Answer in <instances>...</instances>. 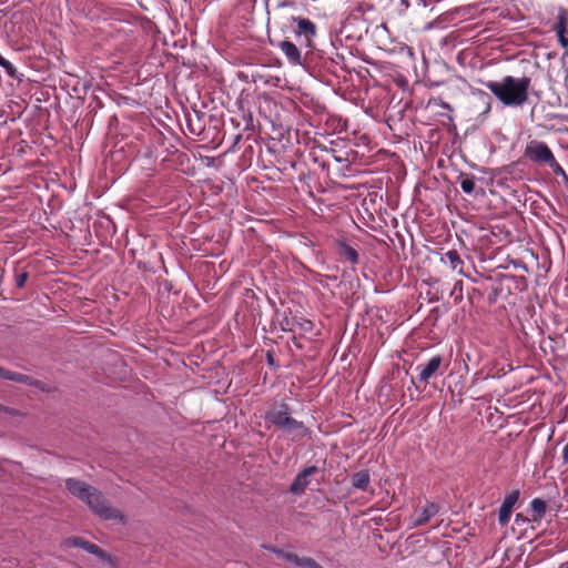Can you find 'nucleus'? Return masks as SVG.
Returning a JSON list of instances; mask_svg holds the SVG:
<instances>
[{"mask_svg":"<svg viewBox=\"0 0 568 568\" xmlns=\"http://www.w3.org/2000/svg\"><path fill=\"white\" fill-rule=\"evenodd\" d=\"M530 82L528 77L506 75L500 81H487L484 84L505 106L517 108L527 102Z\"/></svg>","mask_w":568,"mask_h":568,"instance_id":"f257e3e1","label":"nucleus"},{"mask_svg":"<svg viewBox=\"0 0 568 568\" xmlns=\"http://www.w3.org/2000/svg\"><path fill=\"white\" fill-rule=\"evenodd\" d=\"M264 418L268 424L288 436L292 442H298L310 433L303 422L291 416V408L286 403L273 405L265 412Z\"/></svg>","mask_w":568,"mask_h":568,"instance_id":"f03ea898","label":"nucleus"},{"mask_svg":"<svg viewBox=\"0 0 568 568\" xmlns=\"http://www.w3.org/2000/svg\"><path fill=\"white\" fill-rule=\"evenodd\" d=\"M524 155L535 164L548 166L557 176H567L562 166L557 162L552 151L544 141L534 139L527 142Z\"/></svg>","mask_w":568,"mask_h":568,"instance_id":"7ed1b4c3","label":"nucleus"},{"mask_svg":"<svg viewBox=\"0 0 568 568\" xmlns=\"http://www.w3.org/2000/svg\"><path fill=\"white\" fill-rule=\"evenodd\" d=\"M291 24L290 28L292 30V33L294 34L297 43L301 47L310 49V51L313 50L314 44L313 41L317 34V27L316 24L305 17H291Z\"/></svg>","mask_w":568,"mask_h":568,"instance_id":"20e7f679","label":"nucleus"},{"mask_svg":"<svg viewBox=\"0 0 568 568\" xmlns=\"http://www.w3.org/2000/svg\"><path fill=\"white\" fill-rule=\"evenodd\" d=\"M88 496L89 497L85 498L84 503L99 517L103 519H122L121 513L118 509L112 508L97 488H93L92 493Z\"/></svg>","mask_w":568,"mask_h":568,"instance_id":"39448f33","label":"nucleus"},{"mask_svg":"<svg viewBox=\"0 0 568 568\" xmlns=\"http://www.w3.org/2000/svg\"><path fill=\"white\" fill-rule=\"evenodd\" d=\"M278 48L285 55L287 62L293 67H308V52L302 57L300 48L292 41L284 40L278 43Z\"/></svg>","mask_w":568,"mask_h":568,"instance_id":"423d86ee","label":"nucleus"},{"mask_svg":"<svg viewBox=\"0 0 568 568\" xmlns=\"http://www.w3.org/2000/svg\"><path fill=\"white\" fill-rule=\"evenodd\" d=\"M317 471L318 468L315 465H311L303 468L293 479L290 486V493H292L295 496H302L311 483V476H313Z\"/></svg>","mask_w":568,"mask_h":568,"instance_id":"0eeeda50","label":"nucleus"},{"mask_svg":"<svg viewBox=\"0 0 568 568\" xmlns=\"http://www.w3.org/2000/svg\"><path fill=\"white\" fill-rule=\"evenodd\" d=\"M65 546L68 547H77L82 548L83 550L88 551L91 555L97 556L103 561L110 560V556L98 545L90 542L81 537H70L65 539Z\"/></svg>","mask_w":568,"mask_h":568,"instance_id":"6e6552de","label":"nucleus"},{"mask_svg":"<svg viewBox=\"0 0 568 568\" xmlns=\"http://www.w3.org/2000/svg\"><path fill=\"white\" fill-rule=\"evenodd\" d=\"M443 363V357L439 355L430 357L426 363L418 364L416 372L418 373V379L422 383H427L429 378L435 376L439 371Z\"/></svg>","mask_w":568,"mask_h":568,"instance_id":"1a4fd4ad","label":"nucleus"},{"mask_svg":"<svg viewBox=\"0 0 568 568\" xmlns=\"http://www.w3.org/2000/svg\"><path fill=\"white\" fill-rule=\"evenodd\" d=\"M558 43L565 50L568 49V11L566 9H559L556 22L554 24Z\"/></svg>","mask_w":568,"mask_h":568,"instance_id":"9d476101","label":"nucleus"},{"mask_svg":"<svg viewBox=\"0 0 568 568\" xmlns=\"http://www.w3.org/2000/svg\"><path fill=\"white\" fill-rule=\"evenodd\" d=\"M518 498L519 490L517 489L505 496L498 510V521L501 526H506L509 523L513 508L518 501Z\"/></svg>","mask_w":568,"mask_h":568,"instance_id":"9b49d317","label":"nucleus"},{"mask_svg":"<svg viewBox=\"0 0 568 568\" xmlns=\"http://www.w3.org/2000/svg\"><path fill=\"white\" fill-rule=\"evenodd\" d=\"M336 253L348 261L351 264L356 265L359 262V254L357 248L353 246L346 239H337L335 241Z\"/></svg>","mask_w":568,"mask_h":568,"instance_id":"f8f14e48","label":"nucleus"},{"mask_svg":"<svg viewBox=\"0 0 568 568\" xmlns=\"http://www.w3.org/2000/svg\"><path fill=\"white\" fill-rule=\"evenodd\" d=\"M65 487L73 496L83 501L87 497H89L88 495L92 493V489L94 488L88 485L85 481L77 478H68L65 480Z\"/></svg>","mask_w":568,"mask_h":568,"instance_id":"ddd939ff","label":"nucleus"},{"mask_svg":"<svg viewBox=\"0 0 568 568\" xmlns=\"http://www.w3.org/2000/svg\"><path fill=\"white\" fill-rule=\"evenodd\" d=\"M439 511V506L435 503H427L425 507L416 515L413 520L414 527H419L426 524L430 518L436 516Z\"/></svg>","mask_w":568,"mask_h":568,"instance_id":"4468645a","label":"nucleus"},{"mask_svg":"<svg viewBox=\"0 0 568 568\" xmlns=\"http://www.w3.org/2000/svg\"><path fill=\"white\" fill-rule=\"evenodd\" d=\"M440 261L445 264H448L452 271H456L458 274L466 276L463 271L464 262L456 250L447 251L440 257Z\"/></svg>","mask_w":568,"mask_h":568,"instance_id":"2eb2a0df","label":"nucleus"},{"mask_svg":"<svg viewBox=\"0 0 568 568\" xmlns=\"http://www.w3.org/2000/svg\"><path fill=\"white\" fill-rule=\"evenodd\" d=\"M371 483V476L367 470H361L352 476V487L354 489L366 490Z\"/></svg>","mask_w":568,"mask_h":568,"instance_id":"dca6fc26","label":"nucleus"},{"mask_svg":"<svg viewBox=\"0 0 568 568\" xmlns=\"http://www.w3.org/2000/svg\"><path fill=\"white\" fill-rule=\"evenodd\" d=\"M530 508L537 515V518L541 519L545 516V514H546L547 504L541 498H534L530 501Z\"/></svg>","mask_w":568,"mask_h":568,"instance_id":"f3484780","label":"nucleus"},{"mask_svg":"<svg viewBox=\"0 0 568 568\" xmlns=\"http://www.w3.org/2000/svg\"><path fill=\"white\" fill-rule=\"evenodd\" d=\"M460 189L466 194H471L475 190V179L470 175L460 176Z\"/></svg>","mask_w":568,"mask_h":568,"instance_id":"a211bd4d","label":"nucleus"},{"mask_svg":"<svg viewBox=\"0 0 568 568\" xmlns=\"http://www.w3.org/2000/svg\"><path fill=\"white\" fill-rule=\"evenodd\" d=\"M475 95L478 97V99L485 104V109L483 111L484 114H487L490 112V109H491V97L483 91V90H477L474 92Z\"/></svg>","mask_w":568,"mask_h":568,"instance_id":"6ab92c4d","label":"nucleus"},{"mask_svg":"<svg viewBox=\"0 0 568 568\" xmlns=\"http://www.w3.org/2000/svg\"><path fill=\"white\" fill-rule=\"evenodd\" d=\"M10 381L20 384H32V378L30 376L13 371L11 372Z\"/></svg>","mask_w":568,"mask_h":568,"instance_id":"aec40b11","label":"nucleus"},{"mask_svg":"<svg viewBox=\"0 0 568 568\" xmlns=\"http://www.w3.org/2000/svg\"><path fill=\"white\" fill-rule=\"evenodd\" d=\"M278 557L283 558L284 560L288 561V562H292L294 565H296L297 560H298V556L296 554H293V552H287V551H283V550H280V549H272Z\"/></svg>","mask_w":568,"mask_h":568,"instance_id":"412c9836","label":"nucleus"},{"mask_svg":"<svg viewBox=\"0 0 568 568\" xmlns=\"http://www.w3.org/2000/svg\"><path fill=\"white\" fill-rule=\"evenodd\" d=\"M318 562L311 558V557H300L298 556V560L296 562V566L298 567H303V568H315V566L317 565Z\"/></svg>","mask_w":568,"mask_h":568,"instance_id":"4be33fe9","label":"nucleus"},{"mask_svg":"<svg viewBox=\"0 0 568 568\" xmlns=\"http://www.w3.org/2000/svg\"><path fill=\"white\" fill-rule=\"evenodd\" d=\"M0 67L4 69L8 75L14 77L17 69L10 61L3 58V60L0 62Z\"/></svg>","mask_w":568,"mask_h":568,"instance_id":"5701e85b","label":"nucleus"},{"mask_svg":"<svg viewBox=\"0 0 568 568\" xmlns=\"http://www.w3.org/2000/svg\"><path fill=\"white\" fill-rule=\"evenodd\" d=\"M28 280V273L23 272L16 275V286L21 288L24 286L26 282Z\"/></svg>","mask_w":568,"mask_h":568,"instance_id":"b1692460","label":"nucleus"},{"mask_svg":"<svg viewBox=\"0 0 568 568\" xmlns=\"http://www.w3.org/2000/svg\"><path fill=\"white\" fill-rule=\"evenodd\" d=\"M11 372L12 371L0 366V378L10 381Z\"/></svg>","mask_w":568,"mask_h":568,"instance_id":"393cba45","label":"nucleus"},{"mask_svg":"<svg viewBox=\"0 0 568 568\" xmlns=\"http://www.w3.org/2000/svg\"><path fill=\"white\" fill-rule=\"evenodd\" d=\"M266 362L270 366L272 367H277V365L275 364V359H274V356L272 354V352H267L266 353Z\"/></svg>","mask_w":568,"mask_h":568,"instance_id":"a878e982","label":"nucleus"},{"mask_svg":"<svg viewBox=\"0 0 568 568\" xmlns=\"http://www.w3.org/2000/svg\"><path fill=\"white\" fill-rule=\"evenodd\" d=\"M561 459L564 464L568 463V443L562 448Z\"/></svg>","mask_w":568,"mask_h":568,"instance_id":"bb28decb","label":"nucleus"},{"mask_svg":"<svg viewBox=\"0 0 568 568\" xmlns=\"http://www.w3.org/2000/svg\"><path fill=\"white\" fill-rule=\"evenodd\" d=\"M526 521H528V519L525 516H523L521 514L516 515L515 523L517 525H520V523H526Z\"/></svg>","mask_w":568,"mask_h":568,"instance_id":"cd10ccee","label":"nucleus"},{"mask_svg":"<svg viewBox=\"0 0 568 568\" xmlns=\"http://www.w3.org/2000/svg\"><path fill=\"white\" fill-rule=\"evenodd\" d=\"M442 106L447 110H452L450 105L447 102H442Z\"/></svg>","mask_w":568,"mask_h":568,"instance_id":"c85d7f7f","label":"nucleus"},{"mask_svg":"<svg viewBox=\"0 0 568 568\" xmlns=\"http://www.w3.org/2000/svg\"><path fill=\"white\" fill-rule=\"evenodd\" d=\"M559 568H568V562H564L559 566Z\"/></svg>","mask_w":568,"mask_h":568,"instance_id":"c756f323","label":"nucleus"},{"mask_svg":"<svg viewBox=\"0 0 568 568\" xmlns=\"http://www.w3.org/2000/svg\"><path fill=\"white\" fill-rule=\"evenodd\" d=\"M305 325H307V327H311V322H306Z\"/></svg>","mask_w":568,"mask_h":568,"instance_id":"7c9ffc66","label":"nucleus"},{"mask_svg":"<svg viewBox=\"0 0 568 568\" xmlns=\"http://www.w3.org/2000/svg\"><path fill=\"white\" fill-rule=\"evenodd\" d=\"M315 568H323V567H322L320 564H317V565L315 566Z\"/></svg>","mask_w":568,"mask_h":568,"instance_id":"2f4dec72","label":"nucleus"},{"mask_svg":"<svg viewBox=\"0 0 568 568\" xmlns=\"http://www.w3.org/2000/svg\"><path fill=\"white\" fill-rule=\"evenodd\" d=\"M3 60V57L0 54V62Z\"/></svg>","mask_w":568,"mask_h":568,"instance_id":"473e14b6","label":"nucleus"},{"mask_svg":"<svg viewBox=\"0 0 568 568\" xmlns=\"http://www.w3.org/2000/svg\"><path fill=\"white\" fill-rule=\"evenodd\" d=\"M267 1H268V0H265V3H266V4H267Z\"/></svg>","mask_w":568,"mask_h":568,"instance_id":"72a5a7b5","label":"nucleus"}]
</instances>
